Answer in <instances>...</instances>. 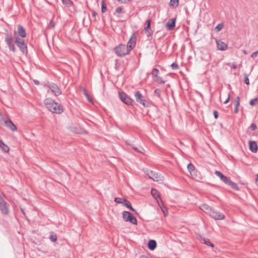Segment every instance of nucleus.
I'll return each mask as SVG.
<instances>
[{"label": "nucleus", "mask_w": 258, "mask_h": 258, "mask_svg": "<svg viewBox=\"0 0 258 258\" xmlns=\"http://www.w3.org/2000/svg\"><path fill=\"white\" fill-rule=\"evenodd\" d=\"M136 39V36L133 35L126 45L120 44L116 46L114 48V51L116 54L120 57H123L128 54L135 47Z\"/></svg>", "instance_id": "nucleus-1"}, {"label": "nucleus", "mask_w": 258, "mask_h": 258, "mask_svg": "<svg viewBox=\"0 0 258 258\" xmlns=\"http://www.w3.org/2000/svg\"><path fill=\"white\" fill-rule=\"evenodd\" d=\"M44 103L47 108L52 113L60 114L63 111L61 105L55 102L51 98H46L45 99Z\"/></svg>", "instance_id": "nucleus-2"}, {"label": "nucleus", "mask_w": 258, "mask_h": 258, "mask_svg": "<svg viewBox=\"0 0 258 258\" xmlns=\"http://www.w3.org/2000/svg\"><path fill=\"white\" fill-rule=\"evenodd\" d=\"M215 174L218 176L221 180H222L225 184L230 186L233 189L238 190V186L237 184L230 180L228 177L223 174L220 171H215Z\"/></svg>", "instance_id": "nucleus-3"}, {"label": "nucleus", "mask_w": 258, "mask_h": 258, "mask_svg": "<svg viewBox=\"0 0 258 258\" xmlns=\"http://www.w3.org/2000/svg\"><path fill=\"white\" fill-rule=\"evenodd\" d=\"M0 211L1 213L5 215H8L10 213V205L4 199L2 195L0 194Z\"/></svg>", "instance_id": "nucleus-4"}, {"label": "nucleus", "mask_w": 258, "mask_h": 258, "mask_svg": "<svg viewBox=\"0 0 258 258\" xmlns=\"http://www.w3.org/2000/svg\"><path fill=\"white\" fill-rule=\"evenodd\" d=\"M122 218L126 222H130L134 225H137L136 218L129 212L123 211L122 213Z\"/></svg>", "instance_id": "nucleus-5"}, {"label": "nucleus", "mask_w": 258, "mask_h": 258, "mask_svg": "<svg viewBox=\"0 0 258 258\" xmlns=\"http://www.w3.org/2000/svg\"><path fill=\"white\" fill-rule=\"evenodd\" d=\"M135 97L136 101L142 104L144 107L148 106L149 103L144 98V97L140 93V91H136L135 93Z\"/></svg>", "instance_id": "nucleus-6"}, {"label": "nucleus", "mask_w": 258, "mask_h": 258, "mask_svg": "<svg viewBox=\"0 0 258 258\" xmlns=\"http://www.w3.org/2000/svg\"><path fill=\"white\" fill-rule=\"evenodd\" d=\"M5 41L7 43L8 46H9L10 50L13 52H15L16 47L15 46L14 43H13V37L11 34H6L5 37Z\"/></svg>", "instance_id": "nucleus-7"}, {"label": "nucleus", "mask_w": 258, "mask_h": 258, "mask_svg": "<svg viewBox=\"0 0 258 258\" xmlns=\"http://www.w3.org/2000/svg\"><path fill=\"white\" fill-rule=\"evenodd\" d=\"M46 87L48 88L47 91H50L55 96H58L61 94V92L58 86L54 83L46 85Z\"/></svg>", "instance_id": "nucleus-8"}, {"label": "nucleus", "mask_w": 258, "mask_h": 258, "mask_svg": "<svg viewBox=\"0 0 258 258\" xmlns=\"http://www.w3.org/2000/svg\"><path fill=\"white\" fill-rule=\"evenodd\" d=\"M147 174L148 177L154 181H160L162 180V177L160 174L152 170H147Z\"/></svg>", "instance_id": "nucleus-9"}, {"label": "nucleus", "mask_w": 258, "mask_h": 258, "mask_svg": "<svg viewBox=\"0 0 258 258\" xmlns=\"http://www.w3.org/2000/svg\"><path fill=\"white\" fill-rule=\"evenodd\" d=\"M118 94L121 100L125 104L130 105L133 102V100L124 92H119Z\"/></svg>", "instance_id": "nucleus-10"}, {"label": "nucleus", "mask_w": 258, "mask_h": 258, "mask_svg": "<svg viewBox=\"0 0 258 258\" xmlns=\"http://www.w3.org/2000/svg\"><path fill=\"white\" fill-rule=\"evenodd\" d=\"M209 215L213 219L219 220H223L225 217L223 214L213 209Z\"/></svg>", "instance_id": "nucleus-11"}, {"label": "nucleus", "mask_w": 258, "mask_h": 258, "mask_svg": "<svg viewBox=\"0 0 258 258\" xmlns=\"http://www.w3.org/2000/svg\"><path fill=\"white\" fill-rule=\"evenodd\" d=\"M151 193L153 197L156 200L159 206L161 207V205L160 204L159 201H160V203L162 204V201L161 200V198L160 197V195L158 192V191L154 188H152Z\"/></svg>", "instance_id": "nucleus-12"}, {"label": "nucleus", "mask_w": 258, "mask_h": 258, "mask_svg": "<svg viewBox=\"0 0 258 258\" xmlns=\"http://www.w3.org/2000/svg\"><path fill=\"white\" fill-rule=\"evenodd\" d=\"M146 26L144 28V31L147 37H150L153 34V31L151 29V20L148 19L146 22Z\"/></svg>", "instance_id": "nucleus-13"}, {"label": "nucleus", "mask_w": 258, "mask_h": 258, "mask_svg": "<svg viewBox=\"0 0 258 258\" xmlns=\"http://www.w3.org/2000/svg\"><path fill=\"white\" fill-rule=\"evenodd\" d=\"M3 123H4L5 125L11 131L13 132L17 131V128L16 126L13 123L9 118L7 117L6 120H4V122Z\"/></svg>", "instance_id": "nucleus-14"}, {"label": "nucleus", "mask_w": 258, "mask_h": 258, "mask_svg": "<svg viewBox=\"0 0 258 258\" xmlns=\"http://www.w3.org/2000/svg\"><path fill=\"white\" fill-rule=\"evenodd\" d=\"M176 19H169L166 24L165 27L168 30H172L175 26Z\"/></svg>", "instance_id": "nucleus-15"}, {"label": "nucleus", "mask_w": 258, "mask_h": 258, "mask_svg": "<svg viewBox=\"0 0 258 258\" xmlns=\"http://www.w3.org/2000/svg\"><path fill=\"white\" fill-rule=\"evenodd\" d=\"M17 46L19 48L21 52L24 54H27L28 52L27 46L25 43V41L22 42L16 43Z\"/></svg>", "instance_id": "nucleus-16"}, {"label": "nucleus", "mask_w": 258, "mask_h": 258, "mask_svg": "<svg viewBox=\"0 0 258 258\" xmlns=\"http://www.w3.org/2000/svg\"><path fill=\"white\" fill-rule=\"evenodd\" d=\"M216 42L218 49L223 51L227 49V45L225 42L222 41L221 40L216 39Z\"/></svg>", "instance_id": "nucleus-17"}, {"label": "nucleus", "mask_w": 258, "mask_h": 258, "mask_svg": "<svg viewBox=\"0 0 258 258\" xmlns=\"http://www.w3.org/2000/svg\"><path fill=\"white\" fill-rule=\"evenodd\" d=\"M16 34L22 38H25L26 36L25 29L22 25H19L18 26V30L16 31Z\"/></svg>", "instance_id": "nucleus-18"}, {"label": "nucleus", "mask_w": 258, "mask_h": 258, "mask_svg": "<svg viewBox=\"0 0 258 258\" xmlns=\"http://www.w3.org/2000/svg\"><path fill=\"white\" fill-rule=\"evenodd\" d=\"M249 150L253 153H256L258 150L257 145L255 141H249Z\"/></svg>", "instance_id": "nucleus-19"}, {"label": "nucleus", "mask_w": 258, "mask_h": 258, "mask_svg": "<svg viewBox=\"0 0 258 258\" xmlns=\"http://www.w3.org/2000/svg\"><path fill=\"white\" fill-rule=\"evenodd\" d=\"M200 209L209 215H210V212L212 209V208L209 205L205 204H202L200 207Z\"/></svg>", "instance_id": "nucleus-20"}, {"label": "nucleus", "mask_w": 258, "mask_h": 258, "mask_svg": "<svg viewBox=\"0 0 258 258\" xmlns=\"http://www.w3.org/2000/svg\"><path fill=\"white\" fill-rule=\"evenodd\" d=\"M234 112L235 113L238 112V107L240 105V97L237 96L234 101Z\"/></svg>", "instance_id": "nucleus-21"}, {"label": "nucleus", "mask_w": 258, "mask_h": 258, "mask_svg": "<svg viewBox=\"0 0 258 258\" xmlns=\"http://www.w3.org/2000/svg\"><path fill=\"white\" fill-rule=\"evenodd\" d=\"M0 149L4 152L8 153L10 150V148L0 140Z\"/></svg>", "instance_id": "nucleus-22"}, {"label": "nucleus", "mask_w": 258, "mask_h": 258, "mask_svg": "<svg viewBox=\"0 0 258 258\" xmlns=\"http://www.w3.org/2000/svg\"><path fill=\"white\" fill-rule=\"evenodd\" d=\"M148 245L149 249L153 250L157 246V243L154 240H150L148 242Z\"/></svg>", "instance_id": "nucleus-23"}, {"label": "nucleus", "mask_w": 258, "mask_h": 258, "mask_svg": "<svg viewBox=\"0 0 258 258\" xmlns=\"http://www.w3.org/2000/svg\"><path fill=\"white\" fill-rule=\"evenodd\" d=\"M200 241L202 243H205L208 246H211L212 247H214V244L211 242L210 239H209L201 238Z\"/></svg>", "instance_id": "nucleus-24"}, {"label": "nucleus", "mask_w": 258, "mask_h": 258, "mask_svg": "<svg viewBox=\"0 0 258 258\" xmlns=\"http://www.w3.org/2000/svg\"><path fill=\"white\" fill-rule=\"evenodd\" d=\"M14 38H15V42L18 43V42H22L25 41L24 39V38L21 37L19 36H18V35L16 34V31H15L14 32Z\"/></svg>", "instance_id": "nucleus-25"}, {"label": "nucleus", "mask_w": 258, "mask_h": 258, "mask_svg": "<svg viewBox=\"0 0 258 258\" xmlns=\"http://www.w3.org/2000/svg\"><path fill=\"white\" fill-rule=\"evenodd\" d=\"M123 201L124 202L123 205L125 206H126L127 208H128L131 211H132L133 212L135 211V209H134L132 207L131 203L128 201H127V200H123Z\"/></svg>", "instance_id": "nucleus-26"}, {"label": "nucleus", "mask_w": 258, "mask_h": 258, "mask_svg": "<svg viewBox=\"0 0 258 258\" xmlns=\"http://www.w3.org/2000/svg\"><path fill=\"white\" fill-rule=\"evenodd\" d=\"M63 5L67 7H70L73 5V2L71 0H62Z\"/></svg>", "instance_id": "nucleus-27"}, {"label": "nucleus", "mask_w": 258, "mask_h": 258, "mask_svg": "<svg viewBox=\"0 0 258 258\" xmlns=\"http://www.w3.org/2000/svg\"><path fill=\"white\" fill-rule=\"evenodd\" d=\"M179 5V0H170V6L174 8H176Z\"/></svg>", "instance_id": "nucleus-28"}, {"label": "nucleus", "mask_w": 258, "mask_h": 258, "mask_svg": "<svg viewBox=\"0 0 258 258\" xmlns=\"http://www.w3.org/2000/svg\"><path fill=\"white\" fill-rule=\"evenodd\" d=\"M49 238L50 239L51 241L55 242L57 239V235L53 232H51L50 234Z\"/></svg>", "instance_id": "nucleus-29"}, {"label": "nucleus", "mask_w": 258, "mask_h": 258, "mask_svg": "<svg viewBox=\"0 0 258 258\" xmlns=\"http://www.w3.org/2000/svg\"><path fill=\"white\" fill-rule=\"evenodd\" d=\"M83 94H84V95L86 96V97L87 98L88 100L90 102H93V99L91 98V97L89 96V95L88 94V93H87V91L86 89H83Z\"/></svg>", "instance_id": "nucleus-30"}, {"label": "nucleus", "mask_w": 258, "mask_h": 258, "mask_svg": "<svg viewBox=\"0 0 258 258\" xmlns=\"http://www.w3.org/2000/svg\"><path fill=\"white\" fill-rule=\"evenodd\" d=\"M159 73V70L157 69L154 68L152 70L151 74H152L153 77H154L155 78H156V77H158V75Z\"/></svg>", "instance_id": "nucleus-31"}, {"label": "nucleus", "mask_w": 258, "mask_h": 258, "mask_svg": "<svg viewBox=\"0 0 258 258\" xmlns=\"http://www.w3.org/2000/svg\"><path fill=\"white\" fill-rule=\"evenodd\" d=\"M101 11L102 13H104L107 11V7L105 5V1L102 0L101 2Z\"/></svg>", "instance_id": "nucleus-32"}, {"label": "nucleus", "mask_w": 258, "mask_h": 258, "mask_svg": "<svg viewBox=\"0 0 258 258\" xmlns=\"http://www.w3.org/2000/svg\"><path fill=\"white\" fill-rule=\"evenodd\" d=\"M125 199H122L120 198H115L114 199V202L118 204H123L124 203L123 200H125Z\"/></svg>", "instance_id": "nucleus-33"}, {"label": "nucleus", "mask_w": 258, "mask_h": 258, "mask_svg": "<svg viewBox=\"0 0 258 258\" xmlns=\"http://www.w3.org/2000/svg\"><path fill=\"white\" fill-rule=\"evenodd\" d=\"M187 169L189 172L191 173V172L195 170V167L192 164L190 163L187 165Z\"/></svg>", "instance_id": "nucleus-34"}, {"label": "nucleus", "mask_w": 258, "mask_h": 258, "mask_svg": "<svg viewBox=\"0 0 258 258\" xmlns=\"http://www.w3.org/2000/svg\"><path fill=\"white\" fill-rule=\"evenodd\" d=\"M154 81L159 84H164L165 83V81H163L162 78L159 76L156 77Z\"/></svg>", "instance_id": "nucleus-35"}, {"label": "nucleus", "mask_w": 258, "mask_h": 258, "mask_svg": "<svg viewBox=\"0 0 258 258\" xmlns=\"http://www.w3.org/2000/svg\"><path fill=\"white\" fill-rule=\"evenodd\" d=\"M223 26H224L223 24L220 23V24H218L215 29V30H217V31H220L223 29Z\"/></svg>", "instance_id": "nucleus-36"}, {"label": "nucleus", "mask_w": 258, "mask_h": 258, "mask_svg": "<svg viewBox=\"0 0 258 258\" xmlns=\"http://www.w3.org/2000/svg\"><path fill=\"white\" fill-rule=\"evenodd\" d=\"M244 83L246 85H249V81L248 75L246 74V73H244Z\"/></svg>", "instance_id": "nucleus-37"}, {"label": "nucleus", "mask_w": 258, "mask_h": 258, "mask_svg": "<svg viewBox=\"0 0 258 258\" xmlns=\"http://www.w3.org/2000/svg\"><path fill=\"white\" fill-rule=\"evenodd\" d=\"M161 90L160 89H156L154 91V95L158 97H161Z\"/></svg>", "instance_id": "nucleus-38"}, {"label": "nucleus", "mask_w": 258, "mask_h": 258, "mask_svg": "<svg viewBox=\"0 0 258 258\" xmlns=\"http://www.w3.org/2000/svg\"><path fill=\"white\" fill-rule=\"evenodd\" d=\"M258 100V98H254L253 99H251L250 101V104L251 105V106H254L257 101Z\"/></svg>", "instance_id": "nucleus-39"}, {"label": "nucleus", "mask_w": 258, "mask_h": 258, "mask_svg": "<svg viewBox=\"0 0 258 258\" xmlns=\"http://www.w3.org/2000/svg\"><path fill=\"white\" fill-rule=\"evenodd\" d=\"M55 27V23L53 20H51L48 25V28H53Z\"/></svg>", "instance_id": "nucleus-40"}, {"label": "nucleus", "mask_w": 258, "mask_h": 258, "mask_svg": "<svg viewBox=\"0 0 258 258\" xmlns=\"http://www.w3.org/2000/svg\"><path fill=\"white\" fill-rule=\"evenodd\" d=\"M171 67L173 70H177L179 68L178 65L175 62L172 63Z\"/></svg>", "instance_id": "nucleus-41"}, {"label": "nucleus", "mask_w": 258, "mask_h": 258, "mask_svg": "<svg viewBox=\"0 0 258 258\" xmlns=\"http://www.w3.org/2000/svg\"><path fill=\"white\" fill-rule=\"evenodd\" d=\"M250 128L252 131H254L257 130V125L255 123H252L250 125Z\"/></svg>", "instance_id": "nucleus-42"}, {"label": "nucleus", "mask_w": 258, "mask_h": 258, "mask_svg": "<svg viewBox=\"0 0 258 258\" xmlns=\"http://www.w3.org/2000/svg\"><path fill=\"white\" fill-rule=\"evenodd\" d=\"M7 118H5L3 116L2 113L0 112V122L1 123H3L4 122V120H6Z\"/></svg>", "instance_id": "nucleus-43"}, {"label": "nucleus", "mask_w": 258, "mask_h": 258, "mask_svg": "<svg viewBox=\"0 0 258 258\" xmlns=\"http://www.w3.org/2000/svg\"><path fill=\"white\" fill-rule=\"evenodd\" d=\"M122 11L121 7H119L116 8L115 12L118 14H120Z\"/></svg>", "instance_id": "nucleus-44"}, {"label": "nucleus", "mask_w": 258, "mask_h": 258, "mask_svg": "<svg viewBox=\"0 0 258 258\" xmlns=\"http://www.w3.org/2000/svg\"><path fill=\"white\" fill-rule=\"evenodd\" d=\"M258 54V50L256 51H254V52H253L251 55V57L252 58H255L257 56Z\"/></svg>", "instance_id": "nucleus-45"}, {"label": "nucleus", "mask_w": 258, "mask_h": 258, "mask_svg": "<svg viewBox=\"0 0 258 258\" xmlns=\"http://www.w3.org/2000/svg\"><path fill=\"white\" fill-rule=\"evenodd\" d=\"M213 114H214L215 118L217 119L218 117V112L216 110H215L213 112Z\"/></svg>", "instance_id": "nucleus-46"}, {"label": "nucleus", "mask_w": 258, "mask_h": 258, "mask_svg": "<svg viewBox=\"0 0 258 258\" xmlns=\"http://www.w3.org/2000/svg\"><path fill=\"white\" fill-rule=\"evenodd\" d=\"M130 146H131V147L132 148H133V149L135 151H137V152H141L140 151L138 150V148H137V147H135L133 146V145H131Z\"/></svg>", "instance_id": "nucleus-47"}, {"label": "nucleus", "mask_w": 258, "mask_h": 258, "mask_svg": "<svg viewBox=\"0 0 258 258\" xmlns=\"http://www.w3.org/2000/svg\"><path fill=\"white\" fill-rule=\"evenodd\" d=\"M229 100H230V95H229V94H228V98H227V99H226V100L224 102V104H227V103L229 102Z\"/></svg>", "instance_id": "nucleus-48"}, {"label": "nucleus", "mask_w": 258, "mask_h": 258, "mask_svg": "<svg viewBox=\"0 0 258 258\" xmlns=\"http://www.w3.org/2000/svg\"><path fill=\"white\" fill-rule=\"evenodd\" d=\"M237 64L236 63H233L232 64V65L231 66V68L233 69H235L237 68Z\"/></svg>", "instance_id": "nucleus-49"}, {"label": "nucleus", "mask_w": 258, "mask_h": 258, "mask_svg": "<svg viewBox=\"0 0 258 258\" xmlns=\"http://www.w3.org/2000/svg\"><path fill=\"white\" fill-rule=\"evenodd\" d=\"M96 15H97V13H96V12H93V14H92V17H93V18H95V17H96Z\"/></svg>", "instance_id": "nucleus-50"}, {"label": "nucleus", "mask_w": 258, "mask_h": 258, "mask_svg": "<svg viewBox=\"0 0 258 258\" xmlns=\"http://www.w3.org/2000/svg\"><path fill=\"white\" fill-rule=\"evenodd\" d=\"M118 1H120L123 3H126V2H127L128 0H118Z\"/></svg>", "instance_id": "nucleus-51"}, {"label": "nucleus", "mask_w": 258, "mask_h": 258, "mask_svg": "<svg viewBox=\"0 0 258 258\" xmlns=\"http://www.w3.org/2000/svg\"><path fill=\"white\" fill-rule=\"evenodd\" d=\"M34 83L36 84V85H38L39 84V82L37 80H34Z\"/></svg>", "instance_id": "nucleus-52"}, {"label": "nucleus", "mask_w": 258, "mask_h": 258, "mask_svg": "<svg viewBox=\"0 0 258 258\" xmlns=\"http://www.w3.org/2000/svg\"><path fill=\"white\" fill-rule=\"evenodd\" d=\"M139 258H149V257L146 255H143L140 256Z\"/></svg>", "instance_id": "nucleus-53"}, {"label": "nucleus", "mask_w": 258, "mask_h": 258, "mask_svg": "<svg viewBox=\"0 0 258 258\" xmlns=\"http://www.w3.org/2000/svg\"><path fill=\"white\" fill-rule=\"evenodd\" d=\"M256 176H257V177L256 179V182L258 184V174H257Z\"/></svg>", "instance_id": "nucleus-54"}, {"label": "nucleus", "mask_w": 258, "mask_h": 258, "mask_svg": "<svg viewBox=\"0 0 258 258\" xmlns=\"http://www.w3.org/2000/svg\"><path fill=\"white\" fill-rule=\"evenodd\" d=\"M22 213H23V214H25V212H24V211H23V210H22Z\"/></svg>", "instance_id": "nucleus-55"}, {"label": "nucleus", "mask_w": 258, "mask_h": 258, "mask_svg": "<svg viewBox=\"0 0 258 258\" xmlns=\"http://www.w3.org/2000/svg\"><path fill=\"white\" fill-rule=\"evenodd\" d=\"M22 213H23V214H25V212H24V211H23V210H22Z\"/></svg>", "instance_id": "nucleus-56"}, {"label": "nucleus", "mask_w": 258, "mask_h": 258, "mask_svg": "<svg viewBox=\"0 0 258 258\" xmlns=\"http://www.w3.org/2000/svg\"><path fill=\"white\" fill-rule=\"evenodd\" d=\"M243 52H244V53L245 54H246V51H245V50H244V51H243Z\"/></svg>", "instance_id": "nucleus-57"}]
</instances>
